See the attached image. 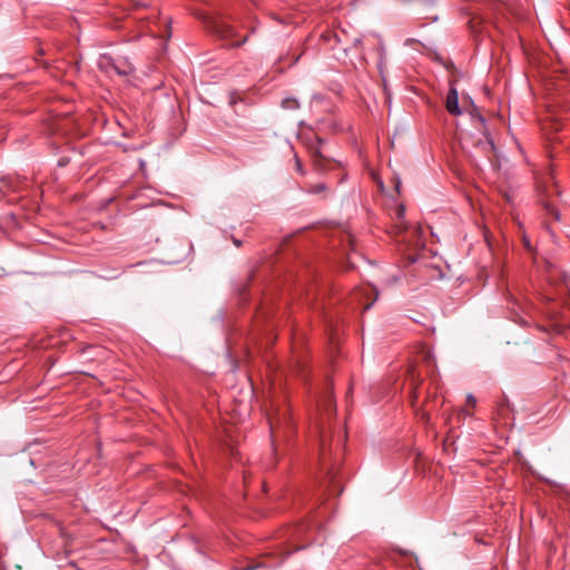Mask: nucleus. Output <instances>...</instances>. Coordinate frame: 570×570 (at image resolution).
<instances>
[{"mask_svg": "<svg viewBox=\"0 0 570 570\" xmlns=\"http://www.w3.org/2000/svg\"><path fill=\"white\" fill-rule=\"evenodd\" d=\"M207 27L224 40H233L236 37L235 28L222 17L210 18Z\"/></svg>", "mask_w": 570, "mask_h": 570, "instance_id": "f257e3e1", "label": "nucleus"}, {"mask_svg": "<svg viewBox=\"0 0 570 570\" xmlns=\"http://www.w3.org/2000/svg\"><path fill=\"white\" fill-rule=\"evenodd\" d=\"M445 107L449 114L459 116L461 109L459 107V94L454 86H451L446 96Z\"/></svg>", "mask_w": 570, "mask_h": 570, "instance_id": "f03ea898", "label": "nucleus"}, {"mask_svg": "<svg viewBox=\"0 0 570 570\" xmlns=\"http://www.w3.org/2000/svg\"><path fill=\"white\" fill-rule=\"evenodd\" d=\"M105 68L108 72L114 71L119 76H128L134 71L132 65L126 60L119 62L108 60Z\"/></svg>", "mask_w": 570, "mask_h": 570, "instance_id": "7ed1b4c3", "label": "nucleus"}, {"mask_svg": "<svg viewBox=\"0 0 570 570\" xmlns=\"http://www.w3.org/2000/svg\"><path fill=\"white\" fill-rule=\"evenodd\" d=\"M541 193L543 194V197H544V198H541V203H542V206L546 209L547 214L552 216L556 220H559L560 214H559L554 203L552 200H550L552 193L550 190H548V188L546 190H542Z\"/></svg>", "mask_w": 570, "mask_h": 570, "instance_id": "20e7f679", "label": "nucleus"}, {"mask_svg": "<svg viewBox=\"0 0 570 570\" xmlns=\"http://www.w3.org/2000/svg\"><path fill=\"white\" fill-rule=\"evenodd\" d=\"M478 147L485 154V156L490 157L491 154H494L495 146L489 137L485 138V141H481L478 144Z\"/></svg>", "mask_w": 570, "mask_h": 570, "instance_id": "39448f33", "label": "nucleus"}, {"mask_svg": "<svg viewBox=\"0 0 570 570\" xmlns=\"http://www.w3.org/2000/svg\"><path fill=\"white\" fill-rule=\"evenodd\" d=\"M282 107L285 109H297L299 104L295 98H285L282 101Z\"/></svg>", "mask_w": 570, "mask_h": 570, "instance_id": "423d86ee", "label": "nucleus"}, {"mask_svg": "<svg viewBox=\"0 0 570 570\" xmlns=\"http://www.w3.org/2000/svg\"><path fill=\"white\" fill-rule=\"evenodd\" d=\"M395 215H396V219L399 220V223L402 224L404 220V216H405L404 205L401 204L396 207Z\"/></svg>", "mask_w": 570, "mask_h": 570, "instance_id": "0eeeda50", "label": "nucleus"}, {"mask_svg": "<svg viewBox=\"0 0 570 570\" xmlns=\"http://www.w3.org/2000/svg\"><path fill=\"white\" fill-rule=\"evenodd\" d=\"M326 188L327 187L325 184H315L308 188V193L318 194V193L326 190Z\"/></svg>", "mask_w": 570, "mask_h": 570, "instance_id": "6e6552de", "label": "nucleus"}, {"mask_svg": "<svg viewBox=\"0 0 570 570\" xmlns=\"http://www.w3.org/2000/svg\"><path fill=\"white\" fill-rule=\"evenodd\" d=\"M278 563L279 562L271 563V564H265L264 563V567H276ZM259 567H263V564H261V563L252 564V566H248V567H246V568H244L242 570H254V569L259 568Z\"/></svg>", "mask_w": 570, "mask_h": 570, "instance_id": "1a4fd4ad", "label": "nucleus"}, {"mask_svg": "<svg viewBox=\"0 0 570 570\" xmlns=\"http://www.w3.org/2000/svg\"><path fill=\"white\" fill-rule=\"evenodd\" d=\"M312 158H313V161L315 163V165L318 166L320 165V159L322 158V155H321V153L317 149H315V150L312 151Z\"/></svg>", "mask_w": 570, "mask_h": 570, "instance_id": "9d476101", "label": "nucleus"}, {"mask_svg": "<svg viewBox=\"0 0 570 570\" xmlns=\"http://www.w3.org/2000/svg\"><path fill=\"white\" fill-rule=\"evenodd\" d=\"M295 165H296V169L299 174L304 175V169H303V165L301 163V160L296 157L295 158Z\"/></svg>", "mask_w": 570, "mask_h": 570, "instance_id": "9b49d317", "label": "nucleus"}, {"mask_svg": "<svg viewBox=\"0 0 570 570\" xmlns=\"http://www.w3.org/2000/svg\"><path fill=\"white\" fill-rule=\"evenodd\" d=\"M246 41H247V36H246V37H244V38H243V39H240V40L233 41V42L230 43V46H232V47H239V46L244 45Z\"/></svg>", "mask_w": 570, "mask_h": 570, "instance_id": "f8f14e48", "label": "nucleus"}, {"mask_svg": "<svg viewBox=\"0 0 570 570\" xmlns=\"http://www.w3.org/2000/svg\"><path fill=\"white\" fill-rule=\"evenodd\" d=\"M466 401H468V403H469V404H471V405H474V404H475V402H476V401H475V399H474V396H473L472 394H469V395L466 396Z\"/></svg>", "mask_w": 570, "mask_h": 570, "instance_id": "ddd939ff", "label": "nucleus"}, {"mask_svg": "<svg viewBox=\"0 0 570 570\" xmlns=\"http://www.w3.org/2000/svg\"><path fill=\"white\" fill-rule=\"evenodd\" d=\"M234 244H235V246H237V247L242 246L240 242H238L237 239H235V240H234Z\"/></svg>", "mask_w": 570, "mask_h": 570, "instance_id": "4468645a", "label": "nucleus"}, {"mask_svg": "<svg viewBox=\"0 0 570 570\" xmlns=\"http://www.w3.org/2000/svg\"><path fill=\"white\" fill-rule=\"evenodd\" d=\"M150 264H151V265H159V264H160V262H158V261H153V262H150Z\"/></svg>", "mask_w": 570, "mask_h": 570, "instance_id": "2eb2a0df", "label": "nucleus"}, {"mask_svg": "<svg viewBox=\"0 0 570 570\" xmlns=\"http://www.w3.org/2000/svg\"><path fill=\"white\" fill-rule=\"evenodd\" d=\"M372 305H373V302H372V303H370V304H367V305L365 306V309L371 308V307H372Z\"/></svg>", "mask_w": 570, "mask_h": 570, "instance_id": "dca6fc26", "label": "nucleus"}, {"mask_svg": "<svg viewBox=\"0 0 570 570\" xmlns=\"http://www.w3.org/2000/svg\"><path fill=\"white\" fill-rule=\"evenodd\" d=\"M552 188H553V190H554V194H556V195H558V194H559V190L557 189V187H556V186H553Z\"/></svg>", "mask_w": 570, "mask_h": 570, "instance_id": "f3484780", "label": "nucleus"}, {"mask_svg": "<svg viewBox=\"0 0 570 570\" xmlns=\"http://www.w3.org/2000/svg\"><path fill=\"white\" fill-rule=\"evenodd\" d=\"M271 432L274 433V425L272 422H271Z\"/></svg>", "mask_w": 570, "mask_h": 570, "instance_id": "a211bd4d", "label": "nucleus"}, {"mask_svg": "<svg viewBox=\"0 0 570 570\" xmlns=\"http://www.w3.org/2000/svg\"><path fill=\"white\" fill-rule=\"evenodd\" d=\"M399 189H400V181H397V184H396V190H399Z\"/></svg>", "mask_w": 570, "mask_h": 570, "instance_id": "6ab92c4d", "label": "nucleus"}]
</instances>
